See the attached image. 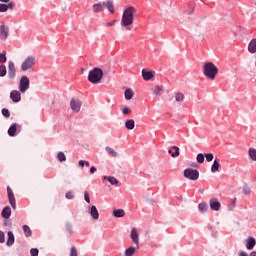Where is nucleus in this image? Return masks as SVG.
<instances>
[{
    "instance_id": "obj_1",
    "label": "nucleus",
    "mask_w": 256,
    "mask_h": 256,
    "mask_svg": "<svg viewBox=\"0 0 256 256\" xmlns=\"http://www.w3.org/2000/svg\"><path fill=\"white\" fill-rule=\"evenodd\" d=\"M137 15V8L130 6L128 8H126L122 14V18H121V26L125 27L128 31H131V25L133 24V21L135 19Z\"/></svg>"
},
{
    "instance_id": "obj_2",
    "label": "nucleus",
    "mask_w": 256,
    "mask_h": 256,
    "mask_svg": "<svg viewBox=\"0 0 256 256\" xmlns=\"http://www.w3.org/2000/svg\"><path fill=\"white\" fill-rule=\"evenodd\" d=\"M203 75L207 77V79H211V81H215V77L219 73V68H217L213 62H206L203 64Z\"/></svg>"
},
{
    "instance_id": "obj_3",
    "label": "nucleus",
    "mask_w": 256,
    "mask_h": 256,
    "mask_svg": "<svg viewBox=\"0 0 256 256\" xmlns=\"http://www.w3.org/2000/svg\"><path fill=\"white\" fill-rule=\"evenodd\" d=\"M101 79H103V70L101 68H94L88 74V81L93 85L101 83Z\"/></svg>"
},
{
    "instance_id": "obj_4",
    "label": "nucleus",
    "mask_w": 256,
    "mask_h": 256,
    "mask_svg": "<svg viewBox=\"0 0 256 256\" xmlns=\"http://www.w3.org/2000/svg\"><path fill=\"white\" fill-rule=\"evenodd\" d=\"M35 63H37L35 56H28L21 64L22 71H29V69H33V67H35Z\"/></svg>"
},
{
    "instance_id": "obj_5",
    "label": "nucleus",
    "mask_w": 256,
    "mask_h": 256,
    "mask_svg": "<svg viewBox=\"0 0 256 256\" xmlns=\"http://www.w3.org/2000/svg\"><path fill=\"white\" fill-rule=\"evenodd\" d=\"M184 177L190 179V181H197L199 179V170L187 168L184 170Z\"/></svg>"
},
{
    "instance_id": "obj_6",
    "label": "nucleus",
    "mask_w": 256,
    "mask_h": 256,
    "mask_svg": "<svg viewBox=\"0 0 256 256\" xmlns=\"http://www.w3.org/2000/svg\"><path fill=\"white\" fill-rule=\"evenodd\" d=\"M29 85H30L29 77L22 76L20 78V83H19L20 93H25L29 89Z\"/></svg>"
},
{
    "instance_id": "obj_7",
    "label": "nucleus",
    "mask_w": 256,
    "mask_h": 256,
    "mask_svg": "<svg viewBox=\"0 0 256 256\" xmlns=\"http://www.w3.org/2000/svg\"><path fill=\"white\" fill-rule=\"evenodd\" d=\"M81 105H83V103L79 99L72 98L70 101V107L75 113L81 111Z\"/></svg>"
},
{
    "instance_id": "obj_8",
    "label": "nucleus",
    "mask_w": 256,
    "mask_h": 256,
    "mask_svg": "<svg viewBox=\"0 0 256 256\" xmlns=\"http://www.w3.org/2000/svg\"><path fill=\"white\" fill-rule=\"evenodd\" d=\"M8 199L12 209H17V203L15 202V194L11 187H7Z\"/></svg>"
},
{
    "instance_id": "obj_9",
    "label": "nucleus",
    "mask_w": 256,
    "mask_h": 256,
    "mask_svg": "<svg viewBox=\"0 0 256 256\" xmlns=\"http://www.w3.org/2000/svg\"><path fill=\"white\" fill-rule=\"evenodd\" d=\"M210 209L212 211H220L221 210V202L218 198H212L209 200Z\"/></svg>"
},
{
    "instance_id": "obj_10",
    "label": "nucleus",
    "mask_w": 256,
    "mask_h": 256,
    "mask_svg": "<svg viewBox=\"0 0 256 256\" xmlns=\"http://www.w3.org/2000/svg\"><path fill=\"white\" fill-rule=\"evenodd\" d=\"M9 37V28L5 25L2 24L0 25V40L5 41Z\"/></svg>"
},
{
    "instance_id": "obj_11",
    "label": "nucleus",
    "mask_w": 256,
    "mask_h": 256,
    "mask_svg": "<svg viewBox=\"0 0 256 256\" xmlns=\"http://www.w3.org/2000/svg\"><path fill=\"white\" fill-rule=\"evenodd\" d=\"M130 238L132 239V243L139 247V231L135 227L131 229Z\"/></svg>"
},
{
    "instance_id": "obj_12",
    "label": "nucleus",
    "mask_w": 256,
    "mask_h": 256,
    "mask_svg": "<svg viewBox=\"0 0 256 256\" xmlns=\"http://www.w3.org/2000/svg\"><path fill=\"white\" fill-rule=\"evenodd\" d=\"M16 70L15 63L13 61L8 62V77L9 79H15Z\"/></svg>"
},
{
    "instance_id": "obj_13",
    "label": "nucleus",
    "mask_w": 256,
    "mask_h": 256,
    "mask_svg": "<svg viewBox=\"0 0 256 256\" xmlns=\"http://www.w3.org/2000/svg\"><path fill=\"white\" fill-rule=\"evenodd\" d=\"M15 9V3L9 2L8 4H0V13H7V11Z\"/></svg>"
},
{
    "instance_id": "obj_14",
    "label": "nucleus",
    "mask_w": 256,
    "mask_h": 256,
    "mask_svg": "<svg viewBox=\"0 0 256 256\" xmlns=\"http://www.w3.org/2000/svg\"><path fill=\"white\" fill-rule=\"evenodd\" d=\"M105 7V2L96 3L92 6L93 13H101V11H105Z\"/></svg>"
},
{
    "instance_id": "obj_15",
    "label": "nucleus",
    "mask_w": 256,
    "mask_h": 256,
    "mask_svg": "<svg viewBox=\"0 0 256 256\" xmlns=\"http://www.w3.org/2000/svg\"><path fill=\"white\" fill-rule=\"evenodd\" d=\"M10 99L13 101V103H19V101H21V92L13 90L10 93Z\"/></svg>"
},
{
    "instance_id": "obj_16",
    "label": "nucleus",
    "mask_w": 256,
    "mask_h": 256,
    "mask_svg": "<svg viewBox=\"0 0 256 256\" xmlns=\"http://www.w3.org/2000/svg\"><path fill=\"white\" fill-rule=\"evenodd\" d=\"M142 77H143L144 81H150V79H153L154 74L151 71H147L146 69H143Z\"/></svg>"
},
{
    "instance_id": "obj_17",
    "label": "nucleus",
    "mask_w": 256,
    "mask_h": 256,
    "mask_svg": "<svg viewBox=\"0 0 256 256\" xmlns=\"http://www.w3.org/2000/svg\"><path fill=\"white\" fill-rule=\"evenodd\" d=\"M90 215L92 219H94V221H97L99 219V210H97L96 206H91Z\"/></svg>"
},
{
    "instance_id": "obj_18",
    "label": "nucleus",
    "mask_w": 256,
    "mask_h": 256,
    "mask_svg": "<svg viewBox=\"0 0 256 256\" xmlns=\"http://www.w3.org/2000/svg\"><path fill=\"white\" fill-rule=\"evenodd\" d=\"M248 51L249 53L255 54L256 53V38H253L248 44Z\"/></svg>"
},
{
    "instance_id": "obj_19",
    "label": "nucleus",
    "mask_w": 256,
    "mask_h": 256,
    "mask_svg": "<svg viewBox=\"0 0 256 256\" xmlns=\"http://www.w3.org/2000/svg\"><path fill=\"white\" fill-rule=\"evenodd\" d=\"M256 245V240L253 237H250L247 239V244H246V249H248V251L253 250V248Z\"/></svg>"
},
{
    "instance_id": "obj_20",
    "label": "nucleus",
    "mask_w": 256,
    "mask_h": 256,
    "mask_svg": "<svg viewBox=\"0 0 256 256\" xmlns=\"http://www.w3.org/2000/svg\"><path fill=\"white\" fill-rule=\"evenodd\" d=\"M13 243H15V235L13 234L12 231H9L8 232V239H7L6 245L8 247H12Z\"/></svg>"
},
{
    "instance_id": "obj_21",
    "label": "nucleus",
    "mask_w": 256,
    "mask_h": 256,
    "mask_svg": "<svg viewBox=\"0 0 256 256\" xmlns=\"http://www.w3.org/2000/svg\"><path fill=\"white\" fill-rule=\"evenodd\" d=\"M2 217L3 219H9V217H11V207L6 206L3 208Z\"/></svg>"
},
{
    "instance_id": "obj_22",
    "label": "nucleus",
    "mask_w": 256,
    "mask_h": 256,
    "mask_svg": "<svg viewBox=\"0 0 256 256\" xmlns=\"http://www.w3.org/2000/svg\"><path fill=\"white\" fill-rule=\"evenodd\" d=\"M168 153L171 155V157H179V147L172 146V148L168 150Z\"/></svg>"
},
{
    "instance_id": "obj_23",
    "label": "nucleus",
    "mask_w": 256,
    "mask_h": 256,
    "mask_svg": "<svg viewBox=\"0 0 256 256\" xmlns=\"http://www.w3.org/2000/svg\"><path fill=\"white\" fill-rule=\"evenodd\" d=\"M124 95H125V99L127 101H131V99H133V95H135V93H133V90L131 88H128L125 90Z\"/></svg>"
},
{
    "instance_id": "obj_24",
    "label": "nucleus",
    "mask_w": 256,
    "mask_h": 256,
    "mask_svg": "<svg viewBox=\"0 0 256 256\" xmlns=\"http://www.w3.org/2000/svg\"><path fill=\"white\" fill-rule=\"evenodd\" d=\"M125 127L129 131H133V129H135V120H133V119L127 120L125 122Z\"/></svg>"
},
{
    "instance_id": "obj_25",
    "label": "nucleus",
    "mask_w": 256,
    "mask_h": 256,
    "mask_svg": "<svg viewBox=\"0 0 256 256\" xmlns=\"http://www.w3.org/2000/svg\"><path fill=\"white\" fill-rule=\"evenodd\" d=\"M152 91L156 97H161L163 94V86H155Z\"/></svg>"
},
{
    "instance_id": "obj_26",
    "label": "nucleus",
    "mask_w": 256,
    "mask_h": 256,
    "mask_svg": "<svg viewBox=\"0 0 256 256\" xmlns=\"http://www.w3.org/2000/svg\"><path fill=\"white\" fill-rule=\"evenodd\" d=\"M16 133H17V124H12L8 129V135L10 137H15Z\"/></svg>"
},
{
    "instance_id": "obj_27",
    "label": "nucleus",
    "mask_w": 256,
    "mask_h": 256,
    "mask_svg": "<svg viewBox=\"0 0 256 256\" xmlns=\"http://www.w3.org/2000/svg\"><path fill=\"white\" fill-rule=\"evenodd\" d=\"M105 150L107 151L108 155H110L111 157H115V158L119 157V154L113 148L106 146Z\"/></svg>"
},
{
    "instance_id": "obj_28",
    "label": "nucleus",
    "mask_w": 256,
    "mask_h": 256,
    "mask_svg": "<svg viewBox=\"0 0 256 256\" xmlns=\"http://www.w3.org/2000/svg\"><path fill=\"white\" fill-rule=\"evenodd\" d=\"M221 167V164H219V160H214L212 166H211V172L217 173L219 171V168Z\"/></svg>"
},
{
    "instance_id": "obj_29",
    "label": "nucleus",
    "mask_w": 256,
    "mask_h": 256,
    "mask_svg": "<svg viewBox=\"0 0 256 256\" xmlns=\"http://www.w3.org/2000/svg\"><path fill=\"white\" fill-rule=\"evenodd\" d=\"M104 179L108 182H110V184L112 185H119V180H117V178L113 177V176H104Z\"/></svg>"
},
{
    "instance_id": "obj_30",
    "label": "nucleus",
    "mask_w": 256,
    "mask_h": 256,
    "mask_svg": "<svg viewBox=\"0 0 256 256\" xmlns=\"http://www.w3.org/2000/svg\"><path fill=\"white\" fill-rule=\"evenodd\" d=\"M105 5L108 11H110L111 13H115V4L113 3V1L109 0L105 2Z\"/></svg>"
},
{
    "instance_id": "obj_31",
    "label": "nucleus",
    "mask_w": 256,
    "mask_h": 256,
    "mask_svg": "<svg viewBox=\"0 0 256 256\" xmlns=\"http://www.w3.org/2000/svg\"><path fill=\"white\" fill-rule=\"evenodd\" d=\"M185 100V94L178 92L175 94V101H177V103H183V101Z\"/></svg>"
},
{
    "instance_id": "obj_32",
    "label": "nucleus",
    "mask_w": 256,
    "mask_h": 256,
    "mask_svg": "<svg viewBox=\"0 0 256 256\" xmlns=\"http://www.w3.org/2000/svg\"><path fill=\"white\" fill-rule=\"evenodd\" d=\"M112 214L114 215V217H117V218L125 217V210L117 209V210H114Z\"/></svg>"
},
{
    "instance_id": "obj_33",
    "label": "nucleus",
    "mask_w": 256,
    "mask_h": 256,
    "mask_svg": "<svg viewBox=\"0 0 256 256\" xmlns=\"http://www.w3.org/2000/svg\"><path fill=\"white\" fill-rule=\"evenodd\" d=\"M22 229L24 231L25 237H31V235H33V232L31 231V228L28 225H23Z\"/></svg>"
},
{
    "instance_id": "obj_34",
    "label": "nucleus",
    "mask_w": 256,
    "mask_h": 256,
    "mask_svg": "<svg viewBox=\"0 0 256 256\" xmlns=\"http://www.w3.org/2000/svg\"><path fill=\"white\" fill-rule=\"evenodd\" d=\"M198 209L201 213H206V211L209 209V206L206 202H202L198 205Z\"/></svg>"
},
{
    "instance_id": "obj_35",
    "label": "nucleus",
    "mask_w": 256,
    "mask_h": 256,
    "mask_svg": "<svg viewBox=\"0 0 256 256\" xmlns=\"http://www.w3.org/2000/svg\"><path fill=\"white\" fill-rule=\"evenodd\" d=\"M248 156L252 161H256V149L255 148H249L248 150Z\"/></svg>"
},
{
    "instance_id": "obj_36",
    "label": "nucleus",
    "mask_w": 256,
    "mask_h": 256,
    "mask_svg": "<svg viewBox=\"0 0 256 256\" xmlns=\"http://www.w3.org/2000/svg\"><path fill=\"white\" fill-rule=\"evenodd\" d=\"M135 251H137V248L131 246V247H129L125 250V255L126 256H133V255H135Z\"/></svg>"
},
{
    "instance_id": "obj_37",
    "label": "nucleus",
    "mask_w": 256,
    "mask_h": 256,
    "mask_svg": "<svg viewBox=\"0 0 256 256\" xmlns=\"http://www.w3.org/2000/svg\"><path fill=\"white\" fill-rule=\"evenodd\" d=\"M188 7H189L188 15H193L195 11V7H197V4L195 2H190Z\"/></svg>"
},
{
    "instance_id": "obj_38",
    "label": "nucleus",
    "mask_w": 256,
    "mask_h": 256,
    "mask_svg": "<svg viewBox=\"0 0 256 256\" xmlns=\"http://www.w3.org/2000/svg\"><path fill=\"white\" fill-rule=\"evenodd\" d=\"M57 159L60 161V163H63L67 161V156H65V153L59 152L57 155Z\"/></svg>"
},
{
    "instance_id": "obj_39",
    "label": "nucleus",
    "mask_w": 256,
    "mask_h": 256,
    "mask_svg": "<svg viewBox=\"0 0 256 256\" xmlns=\"http://www.w3.org/2000/svg\"><path fill=\"white\" fill-rule=\"evenodd\" d=\"M0 63H7V51L0 52Z\"/></svg>"
},
{
    "instance_id": "obj_40",
    "label": "nucleus",
    "mask_w": 256,
    "mask_h": 256,
    "mask_svg": "<svg viewBox=\"0 0 256 256\" xmlns=\"http://www.w3.org/2000/svg\"><path fill=\"white\" fill-rule=\"evenodd\" d=\"M7 75V67L5 65H0V77H5Z\"/></svg>"
},
{
    "instance_id": "obj_41",
    "label": "nucleus",
    "mask_w": 256,
    "mask_h": 256,
    "mask_svg": "<svg viewBox=\"0 0 256 256\" xmlns=\"http://www.w3.org/2000/svg\"><path fill=\"white\" fill-rule=\"evenodd\" d=\"M2 115H3V117H5L6 119H9V117H11V112H9V109L3 108V109H2Z\"/></svg>"
},
{
    "instance_id": "obj_42",
    "label": "nucleus",
    "mask_w": 256,
    "mask_h": 256,
    "mask_svg": "<svg viewBox=\"0 0 256 256\" xmlns=\"http://www.w3.org/2000/svg\"><path fill=\"white\" fill-rule=\"evenodd\" d=\"M196 161L197 163H205V155L203 154H198L197 157H196Z\"/></svg>"
},
{
    "instance_id": "obj_43",
    "label": "nucleus",
    "mask_w": 256,
    "mask_h": 256,
    "mask_svg": "<svg viewBox=\"0 0 256 256\" xmlns=\"http://www.w3.org/2000/svg\"><path fill=\"white\" fill-rule=\"evenodd\" d=\"M66 232L68 235H73V225L66 224Z\"/></svg>"
},
{
    "instance_id": "obj_44",
    "label": "nucleus",
    "mask_w": 256,
    "mask_h": 256,
    "mask_svg": "<svg viewBox=\"0 0 256 256\" xmlns=\"http://www.w3.org/2000/svg\"><path fill=\"white\" fill-rule=\"evenodd\" d=\"M204 157H206V161L208 163H211V161H213V153L205 154Z\"/></svg>"
},
{
    "instance_id": "obj_45",
    "label": "nucleus",
    "mask_w": 256,
    "mask_h": 256,
    "mask_svg": "<svg viewBox=\"0 0 256 256\" xmlns=\"http://www.w3.org/2000/svg\"><path fill=\"white\" fill-rule=\"evenodd\" d=\"M30 255H31V256H39V249H37V248H32V249L30 250Z\"/></svg>"
},
{
    "instance_id": "obj_46",
    "label": "nucleus",
    "mask_w": 256,
    "mask_h": 256,
    "mask_svg": "<svg viewBox=\"0 0 256 256\" xmlns=\"http://www.w3.org/2000/svg\"><path fill=\"white\" fill-rule=\"evenodd\" d=\"M70 256H79V253L77 252V248H75V246L71 248Z\"/></svg>"
},
{
    "instance_id": "obj_47",
    "label": "nucleus",
    "mask_w": 256,
    "mask_h": 256,
    "mask_svg": "<svg viewBox=\"0 0 256 256\" xmlns=\"http://www.w3.org/2000/svg\"><path fill=\"white\" fill-rule=\"evenodd\" d=\"M84 199L86 203H91V197L89 196V192L87 191L84 192Z\"/></svg>"
},
{
    "instance_id": "obj_48",
    "label": "nucleus",
    "mask_w": 256,
    "mask_h": 256,
    "mask_svg": "<svg viewBox=\"0 0 256 256\" xmlns=\"http://www.w3.org/2000/svg\"><path fill=\"white\" fill-rule=\"evenodd\" d=\"M0 243H5V233L0 230Z\"/></svg>"
},
{
    "instance_id": "obj_49",
    "label": "nucleus",
    "mask_w": 256,
    "mask_h": 256,
    "mask_svg": "<svg viewBox=\"0 0 256 256\" xmlns=\"http://www.w3.org/2000/svg\"><path fill=\"white\" fill-rule=\"evenodd\" d=\"M129 114H131V109L129 107H125L123 109V115H129Z\"/></svg>"
},
{
    "instance_id": "obj_50",
    "label": "nucleus",
    "mask_w": 256,
    "mask_h": 256,
    "mask_svg": "<svg viewBox=\"0 0 256 256\" xmlns=\"http://www.w3.org/2000/svg\"><path fill=\"white\" fill-rule=\"evenodd\" d=\"M115 23H117V20H112L111 22H107L106 27H113V25H115Z\"/></svg>"
},
{
    "instance_id": "obj_51",
    "label": "nucleus",
    "mask_w": 256,
    "mask_h": 256,
    "mask_svg": "<svg viewBox=\"0 0 256 256\" xmlns=\"http://www.w3.org/2000/svg\"><path fill=\"white\" fill-rule=\"evenodd\" d=\"M66 199H73V192H67Z\"/></svg>"
},
{
    "instance_id": "obj_52",
    "label": "nucleus",
    "mask_w": 256,
    "mask_h": 256,
    "mask_svg": "<svg viewBox=\"0 0 256 256\" xmlns=\"http://www.w3.org/2000/svg\"><path fill=\"white\" fill-rule=\"evenodd\" d=\"M243 193H244V195H249V193H251V189H249V188H244V189H243Z\"/></svg>"
},
{
    "instance_id": "obj_53",
    "label": "nucleus",
    "mask_w": 256,
    "mask_h": 256,
    "mask_svg": "<svg viewBox=\"0 0 256 256\" xmlns=\"http://www.w3.org/2000/svg\"><path fill=\"white\" fill-rule=\"evenodd\" d=\"M97 171V168L95 167V166H92L91 168H90V173H91V175H93V173H95Z\"/></svg>"
},
{
    "instance_id": "obj_54",
    "label": "nucleus",
    "mask_w": 256,
    "mask_h": 256,
    "mask_svg": "<svg viewBox=\"0 0 256 256\" xmlns=\"http://www.w3.org/2000/svg\"><path fill=\"white\" fill-rule=\"evenodd\" d=\"M78 165H79L80 167H85V161H84V160H80V161L78 162Z\"/></svg>"
},
{
    "instance_id": "obj_55",
    "label": "nucleus",
    "mask_w": 256,
    "mask_h": 256,
    "mask_svg": "<svg viewBox=\"0 0 256 256\" xmlns=\"http://www.w3.org/2000/svg\"><path fill=\"white\" fill-rule=\"evenodd\" d=\"M240 256H249V255L247 254V252L241 251Z\"/></svg>"
},
{
    "instance_id": "obj_56",
    "label": "nucleus",
    "mask_w": 256,
    "mask_h": 256,
    "mask_svg": "<svg viewBox=\"0 0 256 256\" xmlns=\"http://www.w3.org/2000/svg\"><path fill=\"white\" fill-rule=\"evenodd\" d=\"M84 165L86 166V167H90V163L89 162H87V161H84Z\"/></svg>"
},
{
    "instance_id": "obj_57",
    "label": "nucleus",
    "mask_w": 256,
    "mask_h": 256,
    "mask_svg": "<svg viewBox=\"0 0 256 256\" xmlns=\"http://www.w3.org/2000/svg\"><path fill=\"white\" fill-rule=\"evenodd\" d=\"M249 256H256V251L251 252Z\"/></svg>"
},
{
    "instance_id": "obj_58",
    "label": "nucleus",
    "mask_w": 256,
    "mask_h": 256,
    "mask_svg": "<svg viewBox=\"0 0 256 256\" xmlns=\"http://www.w3.org/2000/svg\"><path fill=\"white\" fill-rule=\"evenodd\" d=\"M1 3H9V0H0Z\"/></svg>"
},
{
    "instance_id": "obj_59",
    "label": "nucleus",
    "mask_w": 256,
    "mask_h": 256,
    "mask_svg": "<svg viewBox=\"0 0 256 256\" xmlns=\"http://www.w3.org/2000/svg\"><path fill=\"white\" fill-rule=\"evenodd\" d=\"M200 193H203V191H200Z\"/></svg>"
}]
</instances>
